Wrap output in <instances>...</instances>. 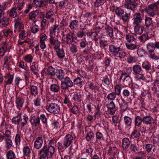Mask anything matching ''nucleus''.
<instances>
[{"mask_svg": "<svg viewBox=\"0 0 159 159\" xmlns=\"http://www.w3.org/2000/svg\"><path fill=\"white\" fill-rule=\"evenodd\" d=\"M122 43L120 41L114 42L109 45V50L110 52L115 57L124 58L126 54L122 50Z\"/></svg>", "mask_w": 159, "mask_h": 159, "instance_id": "nucleus-1", "label": "nucleus"}, {"mask_svg": "<svg viewBox=\"0 0 159 159\" xmlns=\"http://www.w3.org/2000/svg\"><path fill=\"white\" fill-rule=\"evenodd\" d=\"M55 148L54 146L49 145L48 147L44 146L39 152L38 155L40 157L45 158H51L55 152Z\"/></svg>", "mask_w": 159, "mask_h": 159, "instance_id": "nucleus-2", "label": "nucleus"}, {"mask_svg": "<svg viewBox=\"0 0 159 159\" xmlns=\"http://www.w3.org/2000/svg\"><path fill=\"white\" fill-rule=\"evenodd\" d=\"M115 13L119 17H120L124 23L128 22L129 20L130 13H128L126 11H125L120 7H116L115 9Z\"/></svg>", "mask_w": 159, "mask_h": 159, "instance_id": "nucleus-3", "label": "nucleus"}, {"mask_svg": "<svg viewBox=\"0 0 159 159\" xmlns=\"http://www.w3.org/2000/svg\"><path fill=\"white\" fill-rule=\"evenodd\" d=\"M45 108L48 112L55 115L59 114L61 112L60 106L55 103L48 102Z\"/></svg>", "mask_w": 159, "mask_h": 159, "instance_id": "nucleus-4", "label": "nucleus"}, {"mask_svg": "<svg viewBox=\"0 0 159 159\" xmlns=\"http://www.w3.org/2000/svg\"><path fill=\"white\" fill-rule=\"evenodd\" d=\"M63 80L61 81V84L62 89L66 90L73 86V82L69 77L66 76Z\"/></svg>", "mask_w": 159, "mask_h": 159, "instance_id": "nucleus-5", "label": "nucleus"}, {"mask_svg": "<svg viewBox=\"0 0 159 159\" xmlns=\"http://www.w3.org/2000/svg\"><path fill=\"white\" fill-rule=\"evenodd\" d=\"M148 7L149 9L147 10V13L150 16H153L154 15L155 13L159 10V1L149 5Z\"/></svg>", "mask_w": 159, "mask_h": 159, "instance_id": "nucleus-6", "label": "nucleus"}, {"mask_svg": "<svg viewBox=\"0 0 159 159\" xmlns=\"http://www.w3.org/2000/svg\"><path fill=\"white\" fill-rule=\"evenodd\" d=\"M43 15V13L40 10H37L33 11L29 13V16L30 19L33 20L34 23H35L39 17L41 18Z\"/></svg>", "mask_w": 159, "mask_h": 159, "instance_id": "nucleus-7", "label": "nucleus"}, {"mask_svg": "<svg viewBox=\"0 0 159 159\" xmlns=\"http://www.w3.org/2000/svg\"><path fill=\"white\" fill-rule=\"evenodd\" d=\"M129 73H122L120 78V80H122L124 84L127 86L130 85L132 83V79L129 75Z\"/></svg>", "mask_w": 159, "mask_h": 159, "instance_id": "nucleus-8", "label": "nucleus"}, {"mask_svg": "<svg viewBox=\"0 0 159 159\" xmlns=\"http://www.w3.org/2000/svg\"><path fill=\"white\" fill-rule=\"evenodd\" d=\"M49 43L53 47L54 50H57L60 48L61 42L57 38L51 35L49 38Z\"/></svg>", "mask_w": 159, "mask_h": 159, "instance_id": "nucleus-9", "label": "nucleus"}, {"mask_svg": "<svg viewBox=\"0 0 159 159\" xmlns=\"http://www.w3.org/2000/svg\"><path fill=\"white\" fill-rule=\"evenodd\" d=\"M115 30L113 31V29L112 28L109 26L105 25V29L106 30V32L107 34L111 38H114L113 37V33L114 32L115 33V35L117 37V34H118L119 33H120V31L118 30L116 28H114Z\"/></svg>", "mask_w": 159, "mask_h": 159, "instance_id": "nucleus-10", "label": "nucleus"}, {"mask_svg": "<svg viewBox=\"0 0 159 159\" xmlns=\"http://www.w3.org/2000/svg\"><path fill=\"white\" fill-rule=\"evenodd\" d=\"M73 137L71 135L68 134L66 135L64 139L63 146L61 147L63 149L65 147L66 148L68 147L72 143L73 140Z\"/></svg>", "mask_w": 159, "mask_h": 159, "instance_id": "nucleus-11", "label": "nucleus"}, {"mask_svg": "<svg viewBox=\"0 0 159 159\" xmlns=\"http://www.w3.org/2000/svg\"><path fill=\"white\" fill-rule=\"evenodd\" d=\"M143 16L139 12L135 13L133 16V24L139 25L141 23Z\"/></svg>", "mask_w": 159, "mask_h": 159, "instance_id": "nucleus-12", "label": "nucleus"}, {"mask_svg": "<svg viewBox=\"0 0 159 159\" xmlns=\"http://www.w3.org/2000/svg\"><path fill=\"white\" fill-rule=\"evenodd\" d=\"M30 123L35 128H38L40 125V120L39 116H33L30 119Z\"/></svg>", "mask_w": 159, "mask_h": 159, "instance_id": "nucleus-13", "label": "nucleus"}, {"mask_svg": "<svg viewBox=\"0 0 159 159\" xmlns=\"http://www.w3.org/2000/svg\"><path fill=\"white\" fill-rule=\"evenodd\" d=\"M106 107L108 109V113L111 115H113L116 110V107L114 102L111 101L109 104H107Z\"/></svg>", "mask_w": 159, "mask_h": 159, "instance_id": "nucleus-14", "label": "nucleus"}, {"mask_svg": "<svg viewBox=\"0 0 159 159\" xmlns=\"http://www.w3.org/2000/svg\"><path fill=\"white\" fill-rule=\"evenodd\" d=\"M74 33L71 31L66 35L65 42L67 44H70L73 42L74 39Z\"/></svg>", "mask_w": 159, "mask_h": 159, "instance_id": "nucleus-15", "label": "nucleus"}, {"mask_svg": "<svg viewBox=\"0 0 159 159\" xmlns=\"http://www.w3.org/2000/svg\"><path fill=\"white\" fill-rule=\"evenodd\" d=\"M43 143V140L42 137H38L35 140L34 143V148L37 149L40 148Z\"/></svg>", "mask_w": 159, "mask_h": 159, "instance_id": "nucleus-16", "label": "nucleus"}, {"mask_svg": "<svg viewBox=\"0 0 159 159\" xmlns=\"http://www.w3.org/2000/svg\"><path fill=\"white\" fill-rule=\"evenodd\" d=\"M143 122L146 125H151L153 122V118L149 115L142 117Z\"/></svg>", "mask_w": 159, "mask_h": 159, "instance_id": "nucleus-17", "label": "nucleus"}, {"mask_svg": "<svg viewBox=\"0 0 159 159\" xmlns=\"http://www.w3.org/2000/svg\"><path fill=\"white\" fill-rule=\"evenodd\" d=\"M54 13L51 10L47 11L45 15V17L49 20V21L51 23H53L54 21Z\"/></svg>", "mask_w": 159, "mask_h": 159, "instance_id": "nucleus-18", "label": "nucleus"}, {"mask_svg": "<svg viewBox=\"0 0 159 159\" xmlns=\"http://www.w3.org/2000/svg\"><path fill=\"white\" fill-rule=\"evenodd\" d=\"M8 18L3 15L0 16V27L2 28L7 26L9 24Z\"/></svg>", "mask_w": 159, "mask_h": 159, "instance_id": "nucleus-19", "label": "nucleus"}, {"mask_svg": "<svg viewBox=\"0 0 159 159\" xmlns=\"http://www.w3.org/2000/svg\"><path fill=\"white\" fill-rule=\"evenodd\" d=\"M138 5L136 3L126 2L124 5V7L127 9H129L134 11L136 9L137 6Z\"/></svg>", "mask_w": 159, "mask_h": 159, "instance_id": "nucleus-20", "label": "nucleus"}, {"mask_svg": "<svg viewBox=\"0 0 159 159\" xmlns=\"http://www.w3.org/2000/svg\"><path fill=\"white\" fill-rule=\"evenodd\" d=\"M33 3L36 7H46V1L44 0H33Z\"/></svg>", "mask_w": 159, "mask_h": 159, "instance_id": "nucleus-21", "label": "nucleus"}, {"mask_svg": "<svg viewBox=\"0 0 159 159\" xmlns=\"http://www.w3.org/2000/svg\"><path fill=\"white\" fill-rule=\"evenodd\" d=\"M55 75L59 80L61 81L64 78L65 73L61 69H56Z\"/></svg>", "mask_w": 159, "mask_h": 159, "instance_id": "nucleus-22", "label": "nucleus"}, {"mask_svg": "<svg viewBox=\"0 0 159 159\" xmlns=\"http://www.w3.org/2000/svg\"><path fill=\"white\" fill-rule=\"evenodd\" d=\"M135 25L134 27V30L135 33L138 34H141L143 30V27L141 25Z\"/></svg>", "mask_w": 159, "mask_h": 159, "instance_id": "nucleus-23", "label": "nucleus"}, {"mask_svg": "<svg viewBox=\"0 0 159 159\" xmlns=\"http://www.w3.org/2000/svg\"><path fill=\"white\" fill-rule=\"evenodd\" d=\"M145 25L146 28L153 27V23L152 19L150 17L145 16L144 20Z\"/></svg>", "mask_w": 159, "mask_h": 159, "instance_id": "nucleus-24", "label": "nucleus"}, {"mask_svg": "<svg viewBox=\"0 0 159 159\" xmlns=\"http://www.w3.org/2000/svg\"><path fill=\"white\" fill-rule=\"evenodd\" d=\"M4 77L6 79H7V80L6 82V85H9L12 83L14 78L13 75L9 73H6Z\"/></svg>", "mask_w": 159, "mask_h": 159, "instance_id": "nucleus-25", "label": "nucleus"}, {"mask_svg": "<svg viewBox=\"0 0 159 159\" xmlns=\"http://www.w3.org/2000/svg\"><path fill=\"white\" fill-rule=\"evenodd\" d=\"M149 57L152 59L158 60L159 59V52H158L155 51L149 52Z\"/></svg>", "mask_w": 159, "mask_h": 159, "instance_id": "nucleus-26", "label": "nucleus"}, {"mask_svg": "<svg viewBox=\"0 0 159 159\" xmlns=\"http://www.w3.org/2000/svg\"><path fill=\"white\" fill-rule=\"evenodd\" d=\"M79 26V22L78 20H74L71 21L69 25V27L71 30H74L77 28Z\"/></svg>", "mask_w": 159, "mask_h": 159, "instance_id": "nucleus-27", "label": "nucleus"}, {"mask_svg": "<svg viewBox=\"0 0 159 159\" xmlns=\"http://www.w3.org/2000/svg\"><path fill=\"white\" fill-rule=\"evenodd\" d=\"M129 139L127 138H123L122 140V147L124 149H127L130 144Z\"/></svg>", "mask_w": 159, "mask_h": 159, "instance_id": "nucleus-28", "label": "nucleus"}, {"mask_svg": "<svg viewBox=\"0 0 159 159\" xmlns=\"http://www.w3.org/2000/svg\"><path fill=\"white\" fill-rule=\"evenodd\" d=\"M50 89L52 91L55 93H57L59 91L60 87L57 83V84H53L51 85L50 87Z\"/></svg>", "mask_w": 159, "mask_h": 159, "instance_id": "nucleus-29", "label": "nucleus"}, {"mask_svg": "<svg viewBox=\"0 0 159 159\" xmlns=\"http://www.w3.org/2000/svg\"><path fill=\"white\" fill-rule=\"evenodd\" d=\"M58 57L60 59H62L65 57V53L63 48L58 49L55 50Z\"/></svg>", "mask_w": 159, "mask_h": 159, "instance_id": "nucleus-30", "label": "nucleus"}, {"mask_svg": "<svg viewBox=\"0 0 159 159\" xmlns=\"http://www.w3.org/2000/svg\"><path fill=\"white\" fill-rule=\"evenodd\" d=\"M21 116V114L19 113L17 116L13 117L11 119V122L12 123L18 125L20 124Z\"/></svg>", "mask_w": 159, "mask_h": 159, "instance_id": "nucleus-31", "label": "nucleus"}, {"mask_svg": "<svg viewBox=\"0 0 159 159\" xmlns=\"http://www.w3.org/2000/svg\"><path fill=\"white\" fill-rule=\"evenodd\" d=\"M133 70L134 74L142 73L143 72V70L141 66L139 65H135L133 67Z\"/></svg>", "mask_w": 159, "mask_h": 159, "instance_id": "nucleus-32", "label": "nucleus"}, {"mask_svg": "<svg viewBox=\"0 0 159 159\" xmlns=\"http://www.w3.org/2000/svg\"><path fill=\"white\" fill-rule=\"evenodd\" d=\"M28 120V116L26 115L22 116H21L20 124L22 127H23L27 123Z\"/></svg>", "mask_w": 159, "mask_h": 159, "instance_id": "nucleus-33", "label": "nucleus"}, {"mask_svg": "<svg viewBox=\"0 0 159 159\" xmlns=\"http://www.w3.org/2000/svg\"><path fill=\"white\" fill-rule=\"evenodd\" d=\"M5 147L7 149H9L12 146V142L10 138H6L5 139Z\"/></svg>", "mask_w": 159, "mask_h": 159, "instance_id": "nucleus-34", "label": "nucleus"}, {"mask_svg": "<svg viewBox=\"0 0 159 159\" xmlns=\"http://www.w3.org/2000/svg\"><path fill=\"white\" fill-rule=\"evenodd\" d=\"M56 70L52 66H49L47 69V75L50 76H53L55 75Z\"/></svg>", "mask_w": 159, "mask_h": 159, "instance_id": "nucleus-35", "label": "nucleus"}, {"mask_svg": "<svg viewBox=\"0 0 159 159\" xmlns=\"http://www.w3.org/2000/svg\"><path fill=\"white\" fill-rule=\"evenodd\" d=\"M117 152V149L116 147H109L108 154L109 156H113L116 154Z\"/></svg>", "mask_w": 159, "mask_h": 159, "instance_id": "nucleus-36", "label": "nucleus"}, {"mask_svg": "<svg viewBox=\"0 0 159 159\" xmlns=\"http://www.w3.org/2000/svg\"><path fill=\"white\" fill-rule=\"evenodd\" d=\"M24 102L23 98L21 97L16 98V102L18 107H22Z\"/></svg>", "mask_w": 159, "mask_h": 159, "instance_id": "nucleus-37", "label": "nucleus"}, {"mask_svg": "<svg viewBox=\"0 0 159 159\" xmlns=\"http://www.w3.org/2000/svg\"><path fill=\"white\" fill-rule=\"evenodd\" d=\"M154 43L152 42L148 43L146 46V48L149 53L154 51L155 50Z\"/></svg>", "mask_w": 159, "mask_h": 159, "instance_id": "nucleus-38", "label": "nucleus"}, {"mask_svg": "<svg viewBox=\"0 0 159 159\" xmlns=\"http://www.w3.org/2000/svg\"><path fill=\"white\" fill-rule=\"evenodd\" d=\"M6 155L7 159H15L16 157L15 152L11 150L7 151Z\"/></svg>", "mask_w": 159, "mask_h": 159, "instance_id": "nucleus-39", "label": "nucleus"}, {"mask_svg": "<svg viewBox=\"0 0 159 159\" xmlns=\"http://www.w3.org/2000/svg\"><path fill=\"white\" fill-rule=\"evenodd\" d=\"M142 117H141L140 116H137L135 117V126L139 127L141 124L142 122H143Z\"/></svg>", "mask_w": 159, "mask_h": 159, "instance_id": "nucleus-40", "label": "nucleus"}, {"mask_svg": "<svg viewBox=\"0 0 159 159\" xmlns=\"http://www.w3.org/2000/svg\"><path fill=\"white\" fill-rule=\"evenodd\" d=\"M19 37L21 39H23L28 35V33L25 30L24 28L19 30Z\"/></svg>", "mask_w": 159, "mask_h": 159, "instance_id": "nucleus-41", "label": "nucleus"}, {"mask_svg": "<svg viewBox=\"0 0 159 159\" xmlns=\"http://www.w3.org/2000/svg\"><path fill=\"white\" fill-rule=\"evenodd\" d=\"M15 28L19 30L24 29L23 24L19 20L18 18L16 20L15 24Z\"/></svg>", "mask_w": 159, "mask_h": 159, "instance_id": "nucleus-42", "label": "nucleus"}, {"mask_svg": "<svg viewBox=\"0 0 159 159\" xmlns=\"http://www.w3.org/2000/svg\"><path fill=\"white\" fill-rule=\"evenodd\" d=\"M140 136V133L139 131L137 129H134L132 132L131 135V137L133 139L137 138Z\"/></svg>", "mask_w": 159, "mask_h": 159, "instance_id": "nucleus-43", "label": "nucleus"}, {"mask_svg": "<svg viewBox=\"0 0 159 159\" xmlns=\"http://www.w3.org/2000/svg\"><path fill=\"white\" fill-rule=\"evenodd\" d=\"M73 83V85H77L81 87L83 85V80L80 78L77 77L74 80Z\"/></svg>", "mask_w": 159, "mask_h": 159, "instance_id": "nucleus-44", "label": "nucleus"}, {"mask_svg": "<svg viewBox=\"0 0 159 159\" xmlns=\"http://www.w3.org/2000/svg\"><path fill=\"white\" fill-rule=\"evenodd\" d=\"M30 92L31 95L36 96L38 94L37 87L34 85H31L30 86Z\"/></svg>", "mask_w": 159, "mask_h": 159, "instance_id": "nucleus-45", "label": "nucleus"}, {"mask_svg": "<svg viewBox=\"0 0 159 159\" xmlns=\"http://www.w3.org/2000/svg\"><path fill=\"white\" fill-rule=\"evenodd\" d=\"M121 85L117 84L114 86V92L117 95L119 96L120 94Z\"/></svg>", "mask_w": 159, "mask_h": 159, "instance_id": "nucleus-46", "label": "nucleus"}, {"mask_svg": "<svg viewBox=\"0 0 159 159\" xmlns=\"http://www.w3.org/2000/svg\"><path fill=\"white\" fill-rule=\"evenodd\" d=\"M117 95L114 92L109 93L107 96V98L108 100L111 101L115 100L116 97Z\"/></svg>", "mask_w": 159, "mask_h": 159, "instance_id": "nucleus-47", "label": "nucleus"}, {"mask_svg": "<svg viewBox=\"0 0 159 159\" xmlns=\"http://www.w3.org/2000/svg\"><path fill=\"white\" fill-rule=\"evenodd\" d=\"M124 119L125 125L128 126H130L132 123V119L127 116H125L124 117Z\"/></svg>", "mask_w": 159, "mask_h": 159, "instance_id": "nucleus-48", "label": "nucleus"}, {"mask_svg": "<svg viewBox=\"0 0 159 159\" xmlns=\"http://www.w3.org/2000/svg\"><path fill=\"white\" fill-rule=\"evenodd\" d=\"M89 88L92 90H93L95 92L96 91H99L100 87L96 84H94L93 83H91L89 85Z\"/></svg>", "mask_w": 159, "mask_h": 159, "instance_id": "nucleus-49", "label": "nucleus"}, {"mask_svg": "<svg viewBox=\"0 0 159 159\" xmlns=\"http://www.w3.org/2000/svg\"><path fill=\"white\" fill-rule=\"evenodd\" d=\"M112 120L115 126L117 125L118 123L120 122L121 120L117 116H114L112 117Z\"/></svg>", "mask_w": 159, "mask_h": 159, "instance_id": "nucleus-50", "label": "nucleus"}, {"mask_svg": "<svg viewBox=\"0 0 159 159\" xmlns=\"http://www.w3.org/2000/svg\"><path fill=\"white\" fill-rule=\"evenodd\" d=\"M23 152L24 156L29 157L31 153L30 148L28 146H25L23 148Z\"/></svg>", "mask_w": 159, "mask_h": 159, "instance_id": "nucleus-51", "label": "nucleus"}, {"mask_svg": "<svg viewBox=\"0 0 159 159\" xmlns=\"http://www.w3.org/2000/svg\"><path fill=\"white\" fill-rule=\"evenodd\" d=\"M138 38L140 41L143 43H144L146 41L149 39V36L147 34H143L139 36Z\"/></svg>", "mask_w": 159, "mask_h": 159, "instance_id": "nucleus-52", "label": "nucleus"}, {"mask_svg": "<svg viewBox=\"0 0 159 159\" xmlns=\"http://www.w3.org/2000/svg\"><path fill=\"white\" fill-rule=\"evenodd\" d=\"M17 15V11L16 8H12L9 11V16L11 18H15Z\"/></svg>", "mask_w": 159, "mask_h": 159, "instance_id": "nucleus-53", "label": "nucleus"}, {"mask_svg": "<svg viewBox=\"0 0 159 159\" xmlns=\"http://www.w3.org/2000/svg\"><path fill=\"white\" fill-rule=\"evenodd\" d=\"M23 59L26 62L31 63L32 62L33 57L31 54H28L24 56L23 57Z\"/></svg>", "mask_w": 159, "mask_h": 159, "instance_id": "nucleus-54", "label": "nucleus"}, {"mask_svg": "<svg viewBox=\"0 0 159 159\" xmlns=\"http://www.w3.org/2000/svg\"><path fill=\"white\" fill-rule=\"evenodd\" d=\"M125 45L127 48L130 50H134L136 49L137 47V45L135 43L134 44L126 43Z\"/></svg>", "mask_w": 159, "mask_h": 159, "instance_id": "nucleus-55", "label": "nucleus"}, {"mask_svg": "<svg viewBox=\"0 0 159 159\" xmlns=\"http://www.w3.org/2000/svg\"><path fill=\"white\" fill-rule=\"evenodd\" d=\"M7 45L5 43L2 47L0 48V57H3L5 52V49H7Z\"/></svg>", "mask_w": 159, "mask_h": 159, "instance_id": "nucleus-56", "label": "nucleus"}, {"mask_svg": "<svg viewBox=\"0 0 159 159\" xmlns=\"http://www.w3.org/2000/svg\"><path fill=\"white\" fill-rule=\"evenodd\" d=\"M106 1V0H96L94 3V7H98L101 5H103Z\"/></svg>", "mask_w": 159, "mask_h": 159, "instance_id": "nucleus-57", "label": "nucleus"}, {"mask_svg": "<svg viewBox=\"0 0 159 159\" xmlns=\"http://www.w3.org/2000/svg\"><path fill=\"white\" fill-rule=\"evenodd\" d=\"M42 97L38 96L34 101V105L36 107L39 106L41 105Z\"/></svg>", "mask_w": 159, "mask_h": 159, "instance_id": "nucleus-58", "label": "nucleus"}, {"mask_svg": "<svg viewBox=\"0 0 159 159\" xmlns=\"http://www.w3.org/2000/svg\"><path fill=\"white\" fill-rule=\"evenodd\" d=\"M138 55L140 57L143 56V54H147V52L143 48L138 49L137 50Z\"/></svg>", "mask_w": 159, "mask_h": 159, "instance_id": "nucleus-59", "label": "nucleus"}, {"mask_svg": "<svg viewBox=\"0 0 159 159\" xmlns=\"http://www.w3.org/2000/svg\"><path fill=\"white\" fill-rule=\"evenodd\" d=\"M15 142L16 145H19L21 141V136L19 134H16L15 139Z\"/></svg>", "mask_w": 159, "mask_h": 159, "instance_id": "nucleus-60", "label": "nucleus"}, {"mask_svg": "<svg viewBox=\"0 0 159 159\" xmlns=\"http://www.w3.org/2000/svg\"><path fill=\"white\" fill-rule=\"evenodd\" d=\"M70 51L72 53H75L77 52V46L73 43L71 44L70 47Z\"/></svg>", "mask_w": 159, "mask_h": 159, "instance_id": "nucleus-61", "label": "nucleus"}, {"mask_svg": "<svg viewBox=\"0 0 159 159\" xmlns=\"http://www.w3.org/2000/svg\"><path fill=\"white\" fill-rule=\"evenodd\" d=\"M126 39L127 42L129 43L132 42L135 40L134 37L130 34L126 35Z\"/></svg>", "mask_w": 159, "mask_h": 159, "instance_id": "nucleus-62", "label": "nucleus"}, {"mask_svg": "<svg viewBox=\"0 0 159 159\" xmlns=\"http://www.w3.org/2000/svg\"><path fill=\"white\" fill-rule=\"evenodd\" d=\"M59 29V25L57 24H55L51 27L50 30V33H55L56 32V30H58Z\"/></svg>", "mask_w": 159, "mask_h": 159, "instance_id": "nucleus-63", "label": "nucleus"}, {"mask_svg": "<svg viewBox=\"0 0 159 159\" xmlns=\"http://www.w3.org/2000/svg\"><path fill=\"white\" fill-rule=\"evenodd\" d=\"M132 87L134 93L136 94L139 92L140 89L138 85L134 84Z\"/></svg>", "mask_w": 159, "mask_h": 159, "instance_id": "nucleus-64", "label": "nucleus"}]
</instances>
